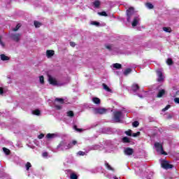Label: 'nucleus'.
<instances>
[{"label":"nucleus","mask_w":179,"mask_h":179,"mask_svg":"<svg viewBox=\"0 0 179 179\" xmlns=\"http://www.w3.org/2000/svg\"><path fill=\"white\" fill-rule=\"evenodd\" d=\"M113 68H115L116 69H121V64L116 63L113 64Z\"/></svg>","instance_id":"nucleus-23"},{"label":"nucleus","mask_w":179,"mask_h":179,"mask_svg":"<svg viewBox=\"0 0 179 179\" xmlns=\"http://www.w3.org/2000/svg\"><path fill=\"white\" fill-rule=\"evenodd\" d=\"M77 155H78L79 156H85L86 152H83V151H79Z\"/></svg>","instance_id":"nucleus-41"},{"label":"nucleus","mask_w":179,"mask_h":179,"mask_svg":"<svg viewBox=\"0 0 179 179\" xmlns=\"http://www.w3.org/2000/svg\"><path fill=\"white\" fill-rule=\"evenodd\" d=\"M78 143L77 141H73L71 143H66V141H61L60 143L57 145V149L58 150H68V149H71L75 145Z\"/></svg>","instance_id":"nucleus-1"},{"label":"nucleus","mask_w":179,"mask_h":179,"mask_svg":"<svg viewBox=\"0 0 179 179\" xmlns=\"http://www.w3.org/2000/svg\"><path fill=\"white\" fill-rule=\"evenodd\" d=\"M178 94H179V91L177 89V87H173V90L172 93H171L172 97H176Z\"/></svg>","instance_id":"nucleus-16"},{"label":"nucleus","mask_w":179,"mask_h":179,"mask_svg":"<svg viewBox=\"0 0 179 179\" xmlns=\"http://www.w3.org/2000/svg\"><path fill=\"white\" fill-rule=\"evenodd\" d=\"M103 87L104 90H106V92H111V90H110V88L108 87V86H107V85L103 84Z\"/></svg>","instance_id":"nucleus-28"},{"label":"nucleus","mask_w":179,"mask_h":179,"mask_svg":"<svg viewBox=\"0 0 179 179\" xmlns=\"http://www.w3.org/2000/svg\"><path fill=\"white\" fill-rule=\"evenodd\" d=\"M105 165H106V169H108V170H111L112 171H114V169H113V167H111V166H110V164H108V163L106 162Z\"/></svg>","instance_id":"nucleus-25"},{"label":"nucleus","mask_w":179,"mask_h":179,"mask_svg":"<svg viewBox=\"0 0 179 179\" xmlns=\"http://www.w3.org/2000/svg\"><path fill=\"white\" fill-rule=\"evenodd\" d=\"M92 101L94 103V104H100V99L97 97L92 98Z\"/></svg>","instance_id":"nucleus-21"},{"label":"nucleus","mask_w":179,"mask_h":179,"mask_svg":"<svg viewBox=\"0 0 179 179\" xmlns=\"http://www.w3.org/2000/svg\"><path fill=\"white\" fill-rule=\"evenodd\" d=\"M171 107V106L168 105V106H166L164 108L162 109V111H163V112L167 111V110H169V108H170Z\"/></svg>","instance_id":"nucleus-44"},{"label":"nucleus","mask_w":179,"mask_h":179,"mask_svg":"<svg viewBox=\"0 0 179 179\" xmlns=\"http://www.w3.org/2000/svg\"><path fill=\"white\" fill-rule=\"evenodd\" d=\"M20 24H17V26L13 29V31H17V30H19V29H20Z\"/></svg>","instance_id":"nucleus-36"},{"label":"nucleus","mask_w":179,"mask_h":179,"mask_svg":"<svg viewBox=\"0 0 179 179\" xmlns=\"http://www.w3.org/2000/svg\"><path fill=\"white\" fill-rule=\"evenodd\" d=\"M57 103H59L60 104H64V99L62 98L55 99V106L56 107L57 110H61V108H62V106L57 105Z\"/></svg>","instance_id":"nucleus-6"},{"label":"nucleus","mask_w":179,"mask_h":179,"mask_svg":"<svg viewBox=\"0 0 179 179\" xmlns=\"http://www.w3.org/2000/svg\"><path fill=\"white\" fill-rule=\"evenodd\" d=\"M128 136H132V130L129 129L124 132Z\"/></svg>","instance_id":"nucleus-29"},{"label":"nucleus","mask_w":179,"mask_h":179,"mask_svg":"<svg viewBox=\"0 0 179 179\" xmlns=\"http://www.w3.org/2000/svg\"><path fill=\"white\" fill-rule=\"evenodd\" d=\"M0 58L1 59V61H9L10 58L9 57L2 54L0 55Z\"/></svg>","instance_id":"nucleus-19"},{"label":"nucleus","mask_w":179,"mask_h":179,"mask_svg":"<svg viewBox=\"0 0 179 179\" xmlns=\"http://www.w3.org/2000/svg\"><path fill=\"white\" fill-rule=\"evenodd\" d=\"M106 48H107V50H111V45H106Z\"/></svg>","instance_id":"nucleus-49"},{"label":"nucleus","mask_w":179,"mask_h":179,"mask_svg":"<svg viewBox=\"0 0 179 179\" xmlns=\"http://www.w3.org/2000/svg\"><path fill=\"white\" fill-rule=\"evenodd\" d=\"M30 167H31V164H30V162H27L26 164V169L27 171H29V169H30Z\"/></svg>","instance_id":"nucleus-42"},{"label":"nucleus","mask_w":179,"mask_h":179,"mask_svg":"<svg viewBox=\"0 0 179 179\" xmlns=\"http://www.w3.org/2000/svg\"><path fill=\"white\" fill-rule=\"evenodd\" d=\"M68 117H73V111L67 112Z\"/></svg>","instance_id":"nucleus-43"},{"label":"nucleus","mask_w":179,"mask_h":179,"mask_svg":"<svg viewBox=\"0 0 179 179\" xmlns=\"http://www.w3.org/2000/svg\"><path fill=\"white\" fill-rule=\"evenodd\" d=\"M148 179H150V178H148Z\"/></svg>","instance_id":"nucleus-55"},{"label":"nucleus","mask_w":179,"mask_h":179,"mask_svg":"<svg viewBox=\"0 0 179 179\" xmlns=\"http://www.w3.org/2000/svg\"><path fill=\"white\" fill-rule=\"evenodd\" d=\"M131 90L133 92H138V90H139V85L138 84H133L131 86Z\"/></svg>","instance_id":"nucleus-17"},{"label":"nucleus","mask_w":179,"mask_h":179,"mask_svg":"<svg viewBox=\"0 0 179 179\" xmlns=\"http://www.w3.org/2000/svg\"><path fill=\"white\" fill-rule=\"evenodd\" d=\"M138 96H140L141 99H142L143 96H141V95H138Z\"/></svg>","instance_id":"nucleus-54"},{"label":"nucleus","mask_w":179,"mask_h":179,"mask_svg":"<svg viewBox=\"0 0 179 179\" xmlns=\"http://www.w3.org/2000/svg\"><path fill=\"white\" fill-rule=\"evenodd\" d=\"M55 54V52L54 50H47L46 51V57L47 58H52Z\"/></svg>","instance_id":"nucleus-12"},{"label":"nucleus","mask_w":179,"mask_h":179,"mask_svg":"<svg viewBox=\"0 0 179 179\" xmlns=\"http://www.w3.org/2000/svg\"><path fill=\"white\" fill-rule=\"evenodd\" d=\"M0 45H1V47H5V43H3V42H2V41L1 40V36H0Z\"/></svg>","instance_id":"nucleus-48"},{"label":"nucleus","mask_w":179,"mask_h":179,"mask_svg":"<svg viewBox=\"0 0 179 179\" xmlns=\"http://www.w3.org/2000/svg\"><path fill=\"white\" fill-rule=\"evenodd\" d=\"M48 81L50 83V85H53V86L58 85V83L57 82V80L51 76H48Z\"/></svg>","instance_id":"nucleus-10"},{"label":"nucleus","mask_w":179,"mask_h":179,"mask_svg":"<svg viewBox=\"0 0 179 179\" xmlns=\"http://www.w3.org/2000/svg\"><path fill=\"white\" fill-rule=\"evenodd\" d=\"M123 143H131V138L125 136L122 139Z\"/></svg>","instance_id":"nucleus-18"},{"label":"nucleus","mask_w":179,"mask_h":179,"mask_svg":"<svg viewBox=\"0 0 179 179\" xmlns=\"http://www.w3.org/2000/svg\"><path fill=\"white\" fill-rule=\"evenodd\" d=\"M122 117V111L119 110L114 113L113 120L115 122H120L121 117Z\"/></svg>","instance_id":"nucleus-4"},{"label":"nucleus","mask_w":179,"mask_h":179,"mask_svg":"<svg viewBox=\"0 0 179 179\" xmlns=\"http://www.w3.org/2000/svg\"><path fill=\"white\" fill-rule=\"evenodd\" d=\"M145 6L146 8H148V9H153L154 8L153 4H152L151 3H146Z\"/></svg>","instance_id":"nucleus-22"},{"label":"nucleus","mask_w":179,"mask_h":179,"mask_svg":"<svg viewBox=\"0 0 179 179\" xmlns=\"http://www.w3.org/2000/svg\"><path fill=\"white\" fill-rule=\"evenodd\" d=\"M134 13H135L134 8L131 7L127 10V22H131V17H132Z\"/></svg>","instance_id":"nucleus-5"},{"label":"nucleus","mask_w":179,"mask_h":179,"mask_svg":"<svg viewBox=\"0 0 179 179\" xmlns=\"http://www.w3.org/2000/svg\"><path fill=\"white\" fill-rule=\"evenodd\" d=\"M42 156H43V157H47V156H48V153L47 152H43V153L42 154Z\"/></svg>","instance_id":"nucleus-47"},{"label":"nucleus","mask_w":179,"mask_h":179,"mask_svg":"<svg viewBox=\"0 0 179 179\" xmlns=\"http://www.w3.org/2000/svg\"><path fill=\"white\" fill-rule=\"evenodd\" d=\"M20 34L13 33L11 34V38H13L14 41H19V40H20Z\"/></svg>","instance_id":"nucleus-11"},{"label":"nucleus","mask_w":179,"mask_h":179,"mask_svg":"<svg viewBox=\"0 0 179 179\" xmlns=\"http://www.w3.org/2000/svg\"><path fill=\"white\" fill-rule=\"evenodd\" d=\"M3 151L4 153H6V155H9L10 153V150L6 148H3Z\"/></svg>","instance_id":"nucleus-30"},{"label":"nucleus","mask_w":179,"mask_h":179,"mask_svg":"<svg viewBox=\"0 0 179 179\" xmlns=\"http://www.w3.org/2000/svg\"><path fill=\"white\" fill-rule=\"evenodd\" d=\"M32 114H34V115H40L41 114L40 110L37 109L32 111Z\"/></svg>","instance_id":"nucleus-27"},{"label":"nucleus","mask_w":179,"mask_h":179,"mask_svg":"<svg viewBox=\"0 0 179 179\" xmlns=\"http://www.w3.org/2000/svg\"><path fill=\"white\" fill-rule=\"evenodd\" d=\"M155 148L157 152L158 153H159L160 155H167V152H164V150H163V145H162V143H155Z\"/></svg>","instance_id":"nucleus-3"},{"label":"nucleus","mask_w":179,"mask_h":179,"mask_svg":"<svg viewBox=\"0 0 179 179\" xmlns=\"http://www.w3.org/2000/svg\"><path fill=\"white\" fill-rule=\"evenodd\" d=\"M39 82L40 83H41V85H44V76H39Z\"/></svg>","instance_id":"nucleus-32"},{"label":"nucleus","mask_w":179,"mask_h":179,"mask_svg":"<svg viewBox=\"0 0 179 179\" xmlns=\"http://www.w3.org/2000/svg\"><path fill=\"white\" fill-rule=\"evenodd\" d=\"M131 72H132V69H127L126 70H124V75L125 76H128V75H129V73H131Z\"/></svg>","instance_id":"nucleus-20"},{"label":"nucleus","mask_w":179,"mask_h":179,"mask_svg":"<svg viewBox=\"0 0 179 179\" xmlns=\"http://www.w3.org/2000/svg\"><path fill=\"white\" fill-rule=\"evenodd\" d=\"M70 179H78V176L75 173H71Z\"/></svg>","instance_id":"nucleus-31"},{"label":"nucleus","mask_w":179,"mask_h":179,"mask_svg":"<svg viewBox=\"0 0 179 179\" xmlns=\"http://www.w3.org/2000/svg\"><path fill=\"white\" fill-rule=\"evenodd\" d=\"M73 129H75L76 131H77V132H80V131H82V129H78V127H76V126H74V127H73Z\"/></svg>","instance_id":"nucleus-45"},{"label":"nucleus","mask_w":179,"mask_h":179,"mask_svg":"<svg viewBox=\"0 0 179 179\" xmlns=\"http://www.w3.org/2000/svg\"><path fill=\"white\" fill-rule=\"evenodd\" d=\"M94 6H95L96 8H99L100 6V2L99 1V0L95 1L93 3Z\"/></svg>","instance_id":"nucleus-26"},{"label":"nucleus","mask_w":179,"mask_h":179,"mask_svg":"<svg viewBox=\"0 0 179 179\" xmlns=\"http://www.w3.org/2000/svg\"><path fill=\"white\" fill-rule=\"evenodd\" d=\"M70 45H71V47H75V45H76V44L74 42H70Z\"/></svg>","instance_id":"nucleus-50"},{"label":"nucleus","mask_w":179,"mask_h":179,"mask_svg":"<svg viewBox=\"0 0 179 179\" xmlns=\"http://www.w3.org/2000/svg\"><path fill=\"white\" fill-rule=\"evenodd\" d=\"M6 92V91L3 89V87H0V96H3Z\"/></svg>","instance_id":"nucleus-38"},{"label":"nucleus","mask_w":179,"mask_h":179,"mask_svg":"<svg viewBox=\"0 0 179 179\" xmlns=\"http://www.w3.org/2000/svg\"><path fill=\"white\" fill-rule=\"evenodd\" d=\"M34 24L35 27H40V26H41V23L38 22V21H34Z\"/></svg>","instance_id":"nucleus-35"},{"label":"nucleus","mask_w":179,"mask_h":179,"mask_svg":"<svg viewBox=\"0 0 179 179\" xmlns=\"http://www.w3.org/2000/svg\"><path fill=\"white\" fill-rule=\"evenodd\" d=\"M91 24H92L93 26L99 27V26H100V22H96V21H93V22H91Z\"/></svg>","instance_id":"nucleus-34"},{"label":"nucleus","mask_w":179,"mask_h":179,"mask_svg":"<svg viewBox=\"0 0 179 179\" xmlns=\"http://www.w3.org/2000/svg\"><path fill=\"white\" fill-rule=\"evenodd\" d=\"M38 139H43V138H44V134H41L40 135L38 136Z\"/></svg>","instance_id":"nucleus-46"},{"label":"nucleus","mask_w":179,"mask_h":179,"mask_svg":"<svg viewBox=\"0 0 179 179\" xmlns=\"http://www.w3.org/2000/svg\"><path fill=\"white\" fill-rule=\"evenodd\" d=\"M160 163L162 169H165V170H169L170 169H173V165L169 162V161L166 159H160Z\"/></svg>","instance_id":"nucleus-2"},{"label":"nucleus","mask_w":179,"mask_h":179,"mask_svg":"<svg viewBox=\"0 0 179 179\" xmlns=\"http://www.w3.org/2000/svg\"><path fill=\"white\" fill-rule=\"evenodd\" d=\"M132 125L133 127H134V128H137V127H139V122L135 121L134 122H133Z\"/></svg>","instance_id":"nucleus-40"},{"label":"nucleus","mask_w":179,"mask_h":179,"mask_svg":"<svg viewBox=\"0 0 179 179\" xmlns=\"http://www.w3.org/2000/svg\"><path fill=\"white\" fill-rule=\"evenodd\" d=\"M174 101L175 103H177L178 104H179V98H175Z\"/></svg>","instance_id":"nucleus-51"},{"label":"nucleus","mask_w":179,"mask_h":179,"mask_svg":"<svg viewBox=\"0 0 179 179\" xmlns=\"http://www.w3.org/2000/svg\"><path fill=\"white\" fill-rule=\"evenodd\" d=\"M139 135H141L140 131H138L137 133H131V136H133L134 138H136V136H139Z\"/></svg>","instance_id":"nucleus-37"},{"label":"nucleus","mask_w":179,"mask_h":179,"mask_svg":"<svg viewBox=\"0 0 179 179\" xmlns=\"http://www.w3.org/2000/svg\"><path fill=\"white\" fill-rule=\"evenodd\" d=\"M163 30L166 33H171V28L170 27H163Z\"/></svg>","instance_id":"nucleus-24"},{"label":"nucleus","mask_w":179,"mask_h":179,"mask_svg":"<svg viewBox=\"0 0 179 179\" xmlns=\"http://www.w3.org/2000/svg\"><path fill=\"white\" fill-rule=\"evenodd\" d=\"M166 94V90H159L158 91V94L157 95V97H158V99H160L161 97H163V96H164Z\"/></svg>","instance_id":"nucleus-13"},{"label":"nucleus","mask_w":179,"mask_h":179,"mask_svg":"<svg viewBox=\"0 0 179 179\" xmlns=\"http://www.w3.org/2000/svg\"><path fill=\"white\" fill-rule=\"evenodd\" d=\"M58 134H48L46 138L48 139H54V138H57Z\"/></svg>","instance_id":"nucleus-15"},{"label":"nucleus","mask_w":179,"mask_h":179,"mask_svg":"<svg viewBox=\"0 0 179 179\" xmlns=\"http://www.w3.org/2000/svg\"><path fill=\"white\" fill-rule=\"evenodd\" d=\"M134 154V150L131 148H126L124 150V155H127V156H131V155Z\"/></svg>","instance_id":"nucleus-14"},{"label":"nucleus","mask_w":179,"mask_h":179,"mask_svg":"<svg viewBox=\"0 0 179 179\" xmlns=\"http://www.w3.org/2000/svg\"><path fill=\"white\" fill-rule=\"evenodd\" d=\"M166 179H178V178H167Z\"/></svg>","instance_id":"nucleus-53"},{"label":"nucleus","mask_w":179,"mask_h":179,"mask_svg":"<svg viewBox=\"0 0 179 179\" xmlns=\"http://www.w3.org/2000/svg\"><path fill=\"white\" fill-rule=\"evenodd\" d=\"M157 74L158 76L157 80L159 82H163V80H164V76H163V71H162V70L158 69L157 70Z\"/></svg>","instance_id":"nucleus-8"},{"label":"nucleus","mask_w":179,"mask_h":179,"mask_svg":"<svg viewBox=\"0 0 179 179\" xmlns=\"http://www.w3.org/2000/svg\"><path fill=\"white\" fill-rule=\"evenodd\" d=\"M98 15H99V16H108L107 13H106V11L99 12L98 13Z\"/></svg>","instance_id":"nucleus-33"},{"label":"nucleus","mask_w":179,"mask_h":179,"mask_svg":"<svg viewBox=\"0 0 179 179\" xmlns=\"http://www.w3.org/2000/svg\"><path fill=\"white\" fill-rule=\"evenodd\" d=\"M107 111H108V110L105 108H98L94 109V114H106Z\"/></svg>","instance_id":"nucleus-7"},{"label":"nucleus","mask_w":179,"mask_h":179,"mask_svg":"<svg viewBox=\"0 0 179 179\" xmlns=\"http://www.w3.org/2000/svg\"><path fill=\"white\" fill-rule=\"evenodd\" d=\"M166 64L168 65H173V59L169 58L167 60H166Z\"/></svg>","instance_id":"nucleus-39"},{"label":"nucleus","mask_w":179,"mask_h":179,"mask_svg":"<svg viewBox=\"0 0 179 179\" xmlns=\"http://www.w3.org/2000/svg\"><path fill=\"white\" fill-rule=\"evenodd\" d=\"M96 149H99V146L98 145H95V146L92 148V150H96Z\"/></svg>","instance_id":"nucleus-52"},{"label":"nucleus","mask_w":179,"mask_h":179,"mask_svg":"<svg viewBox=\"0 0 179 179\" xmlns=\"http://www.w3.org/2000/svg\"><path fill=\"white\" fill-rule=\"evenodd\" d=\"M141 20V18H139V16L136 15L134 17L133 22L131 23V25L133 27H135L139 24V21Z\"/></svg>","instance_id":"nucleus-9"}]
</instances>
